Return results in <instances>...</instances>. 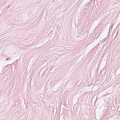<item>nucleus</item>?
<instances>
[{"instance_id":"f03ea898","label":"nucleus","mask_w":120,"mask_h":120,"mask_svg":"<svg viewBox=\"0 0 120 120\" xmlns=\"http://www.w3.org/2000/svg\"><path fill=\"white\" fill-rule=\"evenodd\" d=\"M11 59H9V58H7L6 59V60L7 61V60H11Z\"/></svg>"},{"instance_id":"7ed1b4c3","label":"nucleus","mask_w":120,"mask_h":120,"mask_svg":"<svg viewBox=\"0 0 120 120\" xmlns=\"http://www.w3.org/2000/svg\"><path fill=\"white\" fill-rule=\"evenodd\" d=\"M118 33V32H117V33L116 34V36H117V35H118L117 33Z\"/></svg>"},{"instance_id":"f257e3e1","label":"nucleus","mask_w":120,"mask_h":120,"mask_svg":"<svg viewBox=\"0 0 120 120\" xmlns=\"http://www.w3.org/2000/svg\"><path fill=\"white\" fill-rule=\"evenodd\" d=\"M90 13V12H89L88 11H86V12L85 13H84L83 14L82 13V14L83 15H88L89 14V13Z\"/></svg>"}]
</instances>
